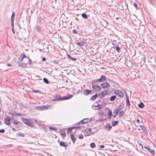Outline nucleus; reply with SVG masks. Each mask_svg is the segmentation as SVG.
Masks as SVG:
<instances>
[{"instance_id": "nucleus-1", "label": "nucleus", "mask_w": 156, "mask_h": 156, "mask_svg": "<svg viewBox=\"0 0 156 156\" xmlns=\"http://www.w3.org/2000/svg\"><path fill=\"white\" fill-rule=\"evenodd\" d=\"M73 97V95L69 94L68 95L62 97L59 94H56L54 95L53 97V99L52 100L53 101H62L66 100L69 99Z\"/></svg>"}, {"instance_id": "nucleus-2", "label": "nucleus", "mask_w": 156, "mask_h": 156, "mask_svg": "<svg viewBox=\"0 0 156 156\" xmlns=\"http://www.w3.org/2000/svg\"><path fill=\"white\" fill-rule=\"evenodd\" d=\"M21 119L23 122L26 124L27 126L31 127H33L34 126V125L33 123L30 121V120H31L30 119H28L26 118H22Z\"/></svg>"}, {"instance_id": "nucleus-3", "label": "nucleus", "mask_w": 156, "mask_h": 156, "mask_svg": "<svg viewBox=\"0 0 156 156\" xmlns=\"http://www.w3.org/2000/svg\"><path fill=\"white\" fill-rule=\"evenodd\" d=\"M50 106L43 105L41 106H36L35 107V109L39 111H43L48 109L49 107H50Z\"/></svg>"}, {"instance_id": "nucleus-4", "label": "nucleus", "mask_w": 156, "mask_h": 156, "mask_svg": "<svg viewBox=\"0 0 156 156\" xmlns=\"http://www.w3.org/2000/svg\"><path fill=\"white\" fill-rule=\"evenodd\" d=\"M114 93L116 95L121 98H122L123 96V94L122 91L118 89L114 90Z\"/></svg>"}, {"instance_id": "nucleus-5", "label": "nucleus", "mask_w": 156, "mask_h": 156, "mask_svg": "<svg viewBox=\"0 0 156 156\" xmlns=\"http://www.w3.org/2000/svg\"><path fill=\"white\" fill-rule=\"evenodd\" d=\"M92 88L93 91L95 92L99 91L101 90V88L98 85L96 86H92Z\"/></svg>"}, {"instance_id": "nucleus-6", "label": "nucleus", "mask_w": 156, "mask_h": 156, "mask_svg": "<svg viewBox=\"0 0 156 156\" xmlns=\"http://www.w3.org/2000/svg\"><path fill=\"white\" fill-rule=\"evenodd\" d=\"M27 62H19L18 63V65L19 66L22 68H27Z\"/></svg>"}, {"instance_id": "nucleus-7", "label": "nucleus", "mask_w": 156, "mask_h": 156, "mask_svg": "<svg viewBox=\"0 0 156 156\" xmlns=\"http://www.w3.org/2000/svg\"><path fill=\"white\" fill-rule=\"evenodd\" d=\"M11 119V117L8 116L5 118L4 121L5 123L7 125L9 126L10 124V120Z\"/></svg>"}, {"instance_id": "nucleus-8", "label": "nucleus", "mask_w": 156, "mask_h": 156, "mask_svg": "<svg viewBox=\"0 0 156 156\" xmlns=\"http://www.w3.org/2000/svg\"><path fill=\"white\" fill-rule=\"evenodd\" d=\"M101 86L103 88L105 89L110 87V84L107 82H104L101 84Z\"/></svg>"}, {"instance_id": "nucleus-9", "label": "nucleus", "mask_w": 156, "mask_h": 156, "mask_svg": "<svg viewBox=\"0 0 156 156\" xmlns=\"http://www.w3.org/2000/svg\"><path fill=\"white\" fill-rule=\"evenodd\" d=\"M92 91L90 90L85 89L83 92V95L87 96L92 93Z\"/></svg>"}, {"instance_id": "nucleus-10", "label": "nucleus", "mask_w": 156, "mask_h": 156, "mask_svg": "<svg viewBox=\"0 0 156 156\" xmlns=\"http://www.w3.org/2000/svg\"><path fill=\"white\" fill-rule=\"evenodd\" d=\"M125 94H126V96L127 106L129 108V106H130V102H129V96L127 95V93L125 91Z\"/></svg>"}, {"instance_id": "nucleus-11", "label": "nucleus", "mask_w": 156, "mask_h": 156, "mask_svg": "<svg viewBox=\"0 0 156 156\" xmlns=\"http://www.w3.org/2000/svg\"><path fill=\"white\" fill-rule=\"evenodd\" d=\"M98 80L99 82H104L106 80V77L104 75L101 76V78L98 79Z\"/></svg>"}, {"instance_id": "nucleus-12", "label": "nucleus", "mask_w": 156, "mask_h": 156, "mask_svg": "<svg viewBox=\"0 0 156 156\" xmlns=\"http://www.w3.org/2000/svg\"><path fill=\"white\" fill-rule=\"evenodd\" d=\"M75 44L80 47H81L84 45L85 42L84 41H81L80 42H76Z\"/></svg>"}, {"instance_id": "nucleus-13", "label": "nucleus", "mask_w": 156, "mask_h": 156, "mask_svg": "<svg viewBox=\"0 0 156 156\" xmlns=\"http://www.w3.org/2000/svg\"><path fill=\"white\" fill-rule=\"evenodd\" d=\"M82 120H83V121H82V122L83 124L86 123H87L90 122L92 121V119L91 118L90 119H89L88 118H86L83 119Z\"/></svg>"}, {"instance_id": "nucleus-14", "label": "nucleus", "mask_w": 156, "mask_h": 156, "mask_svg": "<svg viewBox=\"0 0 156 156\" xmlns=\"http://www.w3.org/2000/svg\"><path fill=\"white\" fill-rule=\"evenodd\" d=\"M149 147V146H148V147L145 146L144 147L145 148L147 149L151 153L152 155H154L155 154L154 150H151L150 148L148 147Z\"/></svg>"}, {"instance_id": "nucleus-15", "label": "nucleus", "mask_w": 156, "mask_h": 156, "mask_svg": "<svg viewBox=\"0 0 156 156\" xmlns=\"http://www.w3.org/2000/svg\"><path fill=\"white\" fill-rule=\"evenodd\" d=\"M92 107V108L94 110H99L101 108L100 105L98 104L97 105H93Z\"/></svg>"}, {"instance_id": "nucleus-16", "label": "nucleus", "mask_w": 156, "mask_h": 156, "mask_svg": "<svg viewBox=\"0 0 156 156\" xmlns=\"http://www.w3.org/2000/svg\"><path fill=\"white\" fill-rule=\"evenodd\" d=\"M98 98L97 94H96L92 96L90 98V101H94Z\"/></svg>"}, {"instance_id": "nucleus-17", "label": "nucleus", "mask_w": 156, "mask_h": 156, "mask_svg": "<svg viewBox=\"0 0 156 156\" xmlns=\"http://www.w3.org/2000/svg\"><path fill=\"white\" fill-rule=\"evenodd\" d=\"M60 145L62 147H67L68 146V144L67 143L61 141L59 143Z\"/></svg>"}, {"instance_id": "nucleus-18", "label": "nucleus", "mask_w": 156, "mask_h": 156, "mask_svg": "<svg viewBox=\"0 0 156 156\" xmlns=\"http://www.w3.org/2000/svg\"><path fill=\"white\" fill-rule=\"evenodd\" d=\"M70 136L73 143H74L76 141V139L74 137L73 134V133H71L70 135Z\"/></svg>"}, {"instance_id": "nucleus-19", "label": "nucleus", "mask_w": 156, "mask_h": 156, "mask_svg": "<svg viewBox=\"0 0 156 156\" xmlns=\"http://www.w3.org/2000/svg\"><path fill=\"white\" fill-rule=\"evenodd\" d=\"M98 82H99V81H98V79L94 80L92 82L91 84L92 85V86L98 85L97 84V83Z\"/></svg>"}, {"instance_id": "nucleus-20", "label": "nucleus", "mask_w": 156, "mask_h": 156, "mask_svg": "<svg viewBox=\"0 0 156 156\" xmlns=\"http://www.w3.org/2000/svg\"><path fill=\"white\" fill-rule=\"evenodd\" d=\"M8 114L10 115H16V111L12 112L11 111L8 112Z\"/></svg>"}, {"instance_id": "nucleus-21", "label": "nucleus", "mask_w": 156, "mask_h": 156, "mask_svg": "<svg viewBox=\"0 0 156 156\" xmlns=\"http://www.w3.org/2000/svg\"><path fill=\"white\" fill-rule=\"evenodd\" d=\"M15 15V13L14 12H12L11 17V21H14Z\"/></svg>"}, {"instance_id": "nucleus-22", "label": "nucleus", "mask_w": 156, "mask_h": 156, "mask_svg": "<svg viewBox=\"0 0 156 156\" xmlns=\"http://www.w3.org/2000/svg\"><path fill=\"white\" fill-rule=\"evenodd\" d=\"M123 106L122 104H121L118 107L117 109L116 110H118L119 112V111L122 108H123Z\"/></svg>"}, {"instance_id": "nucleus-23", "label": "nucleus", "mask_w": 156, "mask_h": 156, "mask_svg": "<svg viewBox=\"0 0 156 156\" xmlns=\"http://www.w3.org/2000/svg\"><path fill=\"white\" fill-rule=\"evenodd\" d=\"M140 126L141 127L142 131L143 132H144L145 133L147 132V130L146 128L144 127L143 126L141 125V126Z\"/></svg>"}, {"instance_id": "nucleus-24", "label": "nucleus", "mask_w": 156, "mask_h": 156, "mask_svg": "<svg viewBox=\"0 0 156 156\" xmlns=\"http://www.w3.org/2000/svg\"><path fill=\"white\" fill-rule=\"evenodd\" d=\"M112 127V126H111V124H110L109 123H107L106 125L105 126V128H108V130H110L111 129Z\"/></svg>"}, {"instance_id": "nucleus-25", "label": "nucleus", "mask_w": 156, "mask_h": 156, "mask_svg": "<svg viewBox=\"0 0 156 156\" xmlns=\"http://www.w3.org/2000/svg\"><path fill=\"white\" fill-rule=\"evenodd\" d=\"M116 98V96L115 95H113L112 96L110 99V100L111 101H114L115 99Z\"/></svg>"}, {"instance_id": "nucleus-26", "label": "nucleus", "mask_w": 156, "mask_h": 156, "mask_svg": "<svg viewBox=\"0 0 156 156\" xmlns=\"http://www.w3.org/2000/svg\"><path fill=\"white\" fill-rule=\"evenodd\" d=\"M101 94L103 95L104 96L105 95H107L108 93V91L107 90H105L104 91L101 92Z\"/></svg>"}, {"instance_id": "nucleus-27", "label": "nucleus", "mask_w": 156, "mask_h": 156, "mask_svg": "<svg viewBox=\"0 0 156 156\" xmlns=\"http://www.w3.org/2000/svg\"><path fill=\"white\" fill-rule=\"evenodd\" d=\"M67 55L68 58H70L72 61H75L76 60V58L72 57L69 55L67 54Z\"/></svg>"}, {"instance_id": "nucleus-28", "label": "nucleus", "mask_w": 156, "mask_h": 156, "mask_svg": "<svg viewBox=\"0 0 156 156\" xmlns=\"http://www.w3.org/2000/svg\"><path fill=\"white\" fill-rule=\"evenodd\" d=\"M81 16L83 18L85 19H87L88 18L87 15L84 13H83L82 14Z\"/></svg>"}, {"instance_id": "nucleus-29", "label": "nucleus", "mask_w": 156, "mask_h": 156, "mask_svg": "<svg viewBox=\"0 0 156 156\" xmlns=\"http://www.w3.org/2000/svg\"><path fill=\"white\" fill-rule=\"evenodd\" d=\"M118 121H115L113 122H112V125L113 126H115L116 125H118Z\"/></svg>"}, {"instance_id": "nucleus-30", "label": "nucleus", "mask_w": 156, "mask_h": 156, "mask_svg": "<svg viewBox=\"0 0 156 156\" xmlns=\"http://www.w3.org/2000/svg\"><path fill=\"white\" fill-rule=\"evenodd\" d=\"M138 107L141 108H142L144 107V105L143 102H141L138 105Z\"/></svg>"}, {"instance_id": "nucleus-31", "label": "nucleus", "mask_w": 156, "mask_h": 156, "mask_svg": "<svg viewBox=\"0 0 156 156\" xmlns=\"http://www.w3.org/2000/svg\"><path fill=\"white\" fill-rule=\"evenodd\" d=\"M119 112H118V110H115L114 112H113V113H114L115 114H114V115L113 116V117L114 118L115 117L117 116V114H118V113H119Z\"/></svg>"}, {"instance_id": "nucleus-32", "label": "nucleus", "mask_w": 156, "mask_h": 156, "mask_svg": "<svg viewBox=\"0 0 156 156\" xmlns=\"http://www.w3.org/2000/svg\"><path fill=\"white\" fill-rule=\"evenodd\" d=\"M61 133L62 137L64 138L66 136V133L64 131H63L62 132H61Z\"/></svg>"}, {"instance_id": "nucleus-33", "label": "nucleus", "mask_w": 156, "mask_h": 156, "mask_svg": "<svg viewBox=\"0 0 156 156\" xmlns=\"http://www.w3.org/2000/svg\"><path fill=\"white\" fill-rule=\"evenodd\" d=\"M28 61V63L30 65H31L32 64V62L31 59L29 57H27V61Z\"/></svg>"}, {"instance_id": "nucleus-34", "label": "nucleus", "mask_w": 156, "mask_h": 156, "mask_svg": "<svg viewBox=\"0 0 156 156\" xmlns=\"http://www.w3.org/2000/svg\"><path fill=\"white\" fill-rule=\"evenodd\" d=\"M36 28L37 31L39 32L40 31L41 27L40 26L38 25L36 27Z\"/></svg>"}, {"instance_id": "nucleus-35", "label": "nucleus", "mask_w": 156, "mask_h": 156, "mask_svg": "<svg viewBox=\"0 0 156 156\" xmlns=\"http://www.w3.org/2000/svg\"><path fill=\"white\" fill-rule=\"evenodd\" d=\"M91 131V129H90L87 128V129H86L85 130V133H90Z\"/></svg>"}, {"instance_id": "nucleus-36", "label": "nucleus", "mask_w": 156, "mask_h": 156, "mask_svg": "<svg viewBox=\"0 0 156 156\" xmlns=\"http://www.w3.org/2000/svg\"><path fill=\"white\" fill-rule=\"evenodd\" d=\"M108 115H109V116H112V111L109 108L108 110Z\"/></svg>"}, {"instance_id": "nucleus-37", "label": "nucleus", "mask_w": 156, "mask_h": 156, "mask_svg": "<svg viewBox=\"0 0 156 156\" xmlns=\"http://www.w3.org/2000/svg\"><path fill=\"white\" fill-rule=\"evenodd\" d=\"M21 57L23 58V59L24 58H27V57H27L26 55L25 54L23 53H22L21 54Z\"/></svg>"}, {"instance_id": "nucleus-38", "label": "nucleus", "mask_w": 156, "mask_h": 156, "mask_svg": "<svg viewBox=\"0 0 156 156\" xmlns=\"http://www.w3.org/2000/svg\"><path fill=\"white\" fill-rule=\"evenodd\" d=\"M81 127V126H75L71 127L70 128L72 129H79Z\"/></svg>"}, {"instance_id": "nucleus-39", "label": "nucleus", "mask_w": 156, "mask_h": 156, "mask_svg": "<svg viewBox=\"0 0 156 156\" xmlns=\"http://www.w3.org/2000/svg\"><path fill=\"white\" fill-rule=\"evenodd\" d=\"M116 50L118 52L120 51V47L118 45L115 46Z\"/></svg>"}, {"instance_id": "nucleus-40", "label": "nucleus", "mask_w": 156, "mask_h": 156, "mask_svg": "<svg viewBox=\"0 0 156 156\" xmlns=\"http://www.w3.org/2000/svg\"><path fill=\"white\" fill-rule=\"evenodd\" d=\"M43 81L45 83L47 84H48L49 83V82L48 80L46 78H44L43 79Z\"/></svg>"}, {"instance_id": "nucleus-41", "label": "nucleus", "mask_w": 156, "mask_h": 156, "mask_svg": "<svg viewBox=\"0 0 156 156\" xmlns=\"http://www.w3.org/2000/svg\"><path fill=\"white\" fill-rule=\"evenodd\" d=\"M90 146L92 148H94L95 147L96 145L94 143H92L90 144Z\"/></svg>"}, {"instance_id": "nucleus-42", "label": "nucleus", "mask_w": 156, "mask_h": 156, "mask_svg": "<svg viewBox=\"0 0 156 156\" xmlns=\"http://www.w3.org/2000/svg\"><path fill=\"white\" fill-rule=\"evenodd\" d=\"M83 121V120H81L80 121H79V122L75 123V126H77L78 125H79L80 124H83V122L82 121Z\"/></svg>"}, {"instance_id": "nucleus-43", "label": "nucleus", "mask_w": 156, "mask_h": 156, "mask_svg": "<svg viewBox=\"0 0 156 156\" xmlns=\"http://www.w3.org/2000/svg\"><path fill=\"white\" fill-rule=\"evenodd\" d=\"M124 114V112L123 111H121L119 114V116L121 117L122 115H123Z\"/></svg>"}, {"instance_id": "nucleus-44", "label": "nucleus", "mask_w": 156, "mask_h": 156, "mask_svg": "<svg viewBox=\"0 0 156 156\" xmlns=\"http://www.w3.org/2000/svg\"><path fill=\"white\" fill-rule=\"evenodd\" d=\"M59 60L56 61V60H54L52 61V63H54L56 64H58L59 63Z\"/></svg>"}, {"instance_id": "nucleus-45", "label": "nucleus", "mask_w": 156, "mask_h": 156, "mask_svg": "<svg viewBox=\"0 0 156 156\" xmlns=\"http://www.w3.org/2000/svg\"><path fill=\"white\" fill-rule=\"evenodd\" d=\"M97 97H99L100 98H102L104 97L103 95L100 92L99 94H97Z\"/></svg>"}, {"instance_id": "nucleus-46", "label": "nucleus", "mask_w": 156, "mask_h": 156, "mask_svg": "<svg viewBox=\"0 0 156 156\" xmlns=\"http://www.w3.org/2000/svg\"><path fill=\"white\" fill-rule=\"evenodd\" d=\"M49 129H51V130H54L55 131H56V130H57V129L56 128H55V127H51V126H50L49 127Z\"/></svg>"}, {"instance_id": "nucleus-47", "label": "nucleus", "mask_w": 156, "mask_h": 156, "mask_svg": "<svg viewBox=\"0 0 156 156\" xmlns=\"http://www.w3.org/2000/svg\"><path fill=\"white\" fill-rule=\"evenodd\" d=\"M18 134L20 136L24 137L25 136L24 134L23 133H18Z\"/></svg>"}, {"instance_id": "nucleus-48", "label": "nucleus", "mask_w": 156, "mask_h": 156, "mask_svg": "<svg viewBox=\"0 0 156 156\" xmlns=\"http://www.w3.org/2000/svg\"><path fill=\"white\" fill-rule=\"evenodd\" d=\"M13 123L14 124L17 125L18 123V122L16 120H14L13 122Z\"/></svg>"}, {"instance_id": "nucleus-49", "label": "nucleus", "mask_w": 156, "mask_h": 156, "mask_svg": "<svg viewBox=\"0 0 156 156\" xmlns=\"http://www.w3.org/2000/svg\"><path fill=\"white\" fill-rule=\"evenodd\" d=\"M133 5L136 8V9H138V8L137 7V5L136 3L134 2L133 3Z\"/></svg>"}, {"instance_id": "nucleus-50", "label": "nucleus", "mask_w": 156, "mask_h": 156, "mask_svg": "<svg viewBox=\"0 0 156 156\" xmlns=\"http://www.w3.org/2000/svg\"><path fill=\"white\" fill-rule=\"evenodd\" d=\"M14 21H11V26L12 27V28H14Z\"/></svg>"}, {"instance_id": "nucleus-51", "label": "nucleus", "mask_w": 156, "mask_h": 156, "mask_svg": "<svg viewBox=\"0 0 156 156\" xmlns=\"http://www.w3.org/2000/svg\"><path fill=\"white\" fill-rule=\"evenodd\" d=\"M72 129H71V128L70 127L69 128H68V133H69L71 132L72 131Z\"/></svg>"}, {"instance_id": "nucleus-52", "label": "nucleus", "mask_w": 156, "mask_h": 156, "mask_svg": "<svg viewBox=\"0 0 156 156\" xmlns=\"http://www.w3.org/2000/svg\"><path fill=\"white\" fill-rule=\"evenodd\" d=\"M83 135L81 134H80V135L79 136V138L80 139H83Z\"/></svg>"}, {"instance_id": "nucleus-53", "label": "nucleus", "mask_w": 156, "mask_h": 156, "mask_svg": "<svg viewBox=\"0 0 156 156\" xmlns=\"http://www.w3.org/2000/svg\"><path fill=\"white\" fill-rule=\"evenodd\" d=\"M5 132V130L4 129H0V133H3Z\"/></svg>"}, {"instance_id": "nucleus-54", "label": "nucleus", "mask_w": 156, "mask_h": 156, "mask_svg": "<svg viewBox=\"0 0 156 156\" xmlns=\"http://www.w3.org/2000/svg\"><path fill=\"white\" fill-rule=\"evenodd\" d=\"M16 115L20 117V116H21L22 115V114H20V113H17L16 112Z\"/></svg>"}, {"instance_id": "nucleus-55", "label": "nucleus", "mask_w": 156, "mask_h": 156, "mask_svg": "<svg viewBox=\"0 0 156 156\" xmlns=\"http://www.w3.org/2000/svg\"><path fill=\"white\" fill-rule=\"evenodd\" d=\"M73 33L74 34H77V31L75 30H73Z\"/></svg>"}, {"instance_id": "nucleus-56", "label": "nucleus", "mask_w": 156, "mask_h": 156, "mask_svg": "<svg viewBox=\"0 0 156 156\" xmlns=\"http://www.w3.org/2000/svg\"><path fill=\"white\" fill-rule=\"evenodd\" d=\"M23 59L22 57H21V58L20 57V58H19V59L21 62H22L23 61Z\"/></svg>"}, {"instance_id": "nucleus-57", "label": "nucleus", "mask_w": 156, "mask_h": 156, "mask_svg": "<svg viewBox=\"0 0 156 156\" xmlns=\"http://www.w3.org/2000/svg\"><path fill=\"white\" fill-rule=\"evenodd\" d=\"M33 91L35 93H37L39 92L40 91V90H34Z\"/></svg>"}, {"instance_id": "nucleus-58", "label": "nucleus", "mask_w": 156, "mask_h": 156, "mask_svg": "<svg viewBox=\"0 0 156 156\" xmlns=\"http://www.w3.org/2000/svg\"><path fill=\"white\" fill-rule=\"evenodd\" d=\"M99 147L101 148H103L105 147V146L103 145H101Z\"/></svg>"}, {"instance_id": "nucleus-59", "label": "nucleus", "mask_w": 156, "mask_h": 156, "mask_svg": "<svg viewBox=\"0 0 156 156\" xmlns=\"http://www.w3.org/2000/svg\"><path fill=\"white\" fill-rule=\"evenodd\" d=\"M12 31L13 33L14 34H15V31L14 28H12Z\"/></svg>"}, {"instance_id": "nucleus-60", "label": "nucleus", "mask_w": 156, "mask_h": 156, "mask_svg": "<svg viewBox=\"0 0 156 156\" xmlns=\"http://www.w3.org/2000/svg\"><path fill=\"white\" fill-rule=\"evenodd\" d=\"M46 60V58H45V57H43L42 58V60L43 61H45Z\"/></svg>"}, {"instance_id": "nucleus-61", "label": "nucleus", "mask_w": 156, "mask_h": 156, "mask_svg": "<svg viewBox=\"0 0 156 156\" xmlns=\"http://www.w3.org/2000/svg\"><path fill=\"white\" fill-rule=\"evenodd\" d=\"M136 122H138V123H139V122H140V120L139 119H136Z\"/></svg>"}, {"instance_id": "nucleus-62", "label": "nucleus", "mask_w": 156, "mask_h": 156, "mask_svg": "<svg viewBox=\"0 0 156 156\" xmlns=\"http://www.w3.org/2000/svg\"><path fill=\"white\" fill-rule=\"evenodd\" d=\"M112 116H109V115H108V119H111Z\"/></svg>"}, {"instance_id": "nucleus-63", "label": "nucleus", "mask_w": 156, "mask_h": 156, "mask_svg": "<svg viewBox=\"0 0 156 156\" xmlns=\"http://www.w3.org/2000/svg\"><path fill=\"white\" fill-rule=\"evenodd\" d=\"M7 66H12V65H11V64H7Z\"/></svg>"}, {"instance_id": "nucleus-64", "label": "nucleus", "mask_w": 156, "mask_h": 156, "mask_svg": "<svg viewBox=\"0 0 156 156\" xmlns=\"http://www.w3.org/2000/svg\"><path fill=\"white\" fill-rule=\"evenodd\" d=\"M75 19L76 20H79V19L78 17H76Z\"/></svg>"}]
</instances>
